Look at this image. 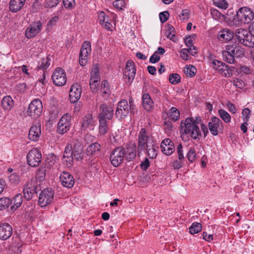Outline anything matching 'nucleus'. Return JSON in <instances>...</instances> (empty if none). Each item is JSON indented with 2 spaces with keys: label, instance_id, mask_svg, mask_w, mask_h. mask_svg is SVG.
<instances>
[{
  "label": "nucleus",
  "instance_id": "1",
  "mask_svg": "<svg viewBox=\"0 0 254 254\" xmlns=\"http://www.w3.org/2000/svg\"><path fill=\"white\" fill-rule=\"evenodd\" d=\"M199 121V118H196V120L188 118L184 122L182 121L181 127L185 134L189 135L192 139H199L201 136V132L198 126Z\"/></svg>",
  "mask_w": 254,
  "mask_h": 254
},
{
  "label": "nucleus",
  "instance_id": "2",
  "mask_svg": "<svg viewBox=\"0 0 254 254\" xmlns=\"http://www.w3.org/2000/svg\"><path fill=\"white\" fill-rule=\"evenodd\" d=\"M254 17V12L250 8L247 7H241L237 12V19L244 24L250 23Z\"/></svg>",
  "mask_w": 254,
  "mask_h": 254
},
{
  "label": "nucleus",
  "instance_id": "3",
  "mask_svg": "<svg viewBox=\"0 0 254 254\" xmlns=\"http://www.w3.org/2000/svg\"><path fill=\"white\" fill-rule=\"evenodd\" d=\"M125 149L122 146L115 148L110 154V159L114 167L119 166L125 157Z\"/></svg>",
  "mask_w": 254,
  "mask_h": 254
},
{
  "label": "nucleus",
  "instance_id": "4",
  "mask_svg": "<svg viewBox=\"0 0 254 254\" xmlns=\"http://www.w3.org/2000/svg\"><path fill=\"white\" fill-rule=\"evenodd\" d=\"M132 102H129V104L126 100H121L118 104V106L115 112V116L117 118L120 119L127 117L129 113V110L131 108Z\"/></svg>",
  "mask_w": 254,
  "mask_h": 254
},
{
  "label": "nucleus",
  "instance_id": "5",
  "mask_svg": "<svg viewBox=\"0 0 254 254\" xmlns=\"http://www.w3.org/2000/svg\"><path fill=\"white\" fill-rule=\"evenodd\" d=\"M43 106L41 100L36 99L33 100L29 105L27 114L32 118H38L42 113Z\"/></svg>",
  "mask_w": 254,
  "mask_h": 254
},
{
  "label": "nucleus",
  "instance_id": "6",
  "mask_svg": "<svg viewBox=\"0 0 254 254\" xmlns=\"http://www.w3.org/2000/svg\"><path fill=\"white\" fill-rule=\"evenodd\" d=\"M136 69L133 61L128 60L126 63L124 78L125 82L130 85L134 78Z\"/></svg>",
  "mask_w": 254,
  "mask_h": 254
},
{
  "label": "nucleus",
  "instance_id": "7",
  "mask_svg": "<svg viewBox=\"0 0 254 254\" xmlns=\"http://www.w3.org/2000/svg\"><path fill=\"white\" fill-rule=\"evenodd\" d=\"M98 119L110 120L114 116V107L111 104H102L99 107Z\"/></svg>",
  "mask_w": 254,
  "mask_h": 254
},
{
  "label": "nucleus",
  "instance_id": "8",
  "mask_svg": "<svg viewBox=\"0 0 254 254\" xmlns=\"http://www.w3.org/2000/svg\"><path fill=\"white\" fill-rule=\"evenodd\" d=\"M54 192L52 189H44L40 193L38 203L41 207H45L51 203L54 199Z\"/></svg>",
  "mask_w": 254,
  "mask_h": 254
},
{
  "label": "nucleus",
  "instance_id": "9",
  "mask_svg": "<svg viewBox=\"0 0 254 254\" xmlns=\"http://www.w3.org/2000/svg\"><path fill=\"white\" fill-rule=\"evenodd\" d=\"M71 115L68 113L64 115L58 124L57 132L63 134L70 128L71 125Z\"/></svg>",
  "mask_w": 254,
  "mask_h": 254
},
{
  "label": "nucleus",
  "instance_id": "10",
  "mask_svg": "<svg viewBox=\"0 0 254 254\" xmlns=\"http://www.w3.org/2000/svg\"><path fill=\"white\" fill-rule=\"evenodd\" d=\"M52 78L53 83L58 86H62L66 82V75L64 70L60 67L57 68L54 71Z\"/></svg>",
  "mask_w": 254,
  "mask_h": 254
},
{
  "label": "nucleus",
  "instance_id": "11",
  "mask_svg": "<svg viewBox=\"0 0 254 254\" xmlns=\"http://www.w3.org/2000/svg\"><path fill=\"white\" fill-rule=\"evenodd\" d=\"M42 155L36 148L31 149L27 155V161L29 165L33 167L38 166L41 162Z\"/></svg>",
  "mask_w": 254,
  "mask_h": 254
},
{
  "label": "nucleus",
  "instance_id": "12",
  "mask_svg": "<svg viewBox=\"0 0 254 254\" xmlns=\"http://www.w3.org/2000/svg\"><path fill=\"white\" fill-rule=\"evenodd\" d=\"M91 51V44L88 41H85L82 45L79 54V63L80 65H85L87 62V59Z\"/></svg>",
  "mask_w": 254,
  "mask_h": 254
},
{
  "label": "nucleus",
  "instance_id": "13",
  "mask_svg": "<svg viewBox=\"0 0 254 254\" xmlns=\"http://www.w3.org/2000/svg\"><path fill=\"white\" fill-rule=\"evenodd\" d=\"M208 127L210 133L216 136L218 134L219 131L223 130V123L219 118L213 117L208 124Z\"/></svg>",
  "mask_w": 254,
  "mask_h": 254
},
{
  "label": "nucleus",
  "instance_id": "14",
  "mask_svg": "<svg viewBox=\"0 0 254 254\" xmlns=\"http://www.w3.org/2000/svg\"><path fill=\"white\" fill-rule=\"evenodd\" d=\"M42 29V23L40 21H37L30 24L25 31V36L28 39L34 37Z\"/></svg>",
  "mask_w": 254,
  "mask_h": 254
},
{
  "label": "nucleus",
  "instance_id": "15",
  "mask_svg": "<svg viewBox=\"0 0 254 254\" xmlns=\"http://www.w3.org/2000/svg\"><path fill=\"white\" fill-rule=\"evenodd\" d=\"M125 159L128 161L133 160L137 153V148L134 142H130L127 143L125 148Z\"/></svg>",
  "mask_w": 254,
  "mask_h": 254
},
{
  "label": "nucleus",
  "instance_id": "16",
  "mask_svg": "<svg viewBox=\"0 0 254 254\" xmlns=\"http://www.w3.org/2000/svg\"><path fill=\"white\" fill-rule=\"evenodd\" d=\"M82 89L78 84H73L69 90V100L71 103L77 102L81 97Z\"/></svg>",
  "mask_w": 254,
  "mask_h": 254
},
{
  "label": "nucleus",
  "instance_id": "17",
  "mask_svg": "<svg viewBox=\"0 0 254 254\" xmlns=\"http://www.w3.org/2000/svg\"><path fill=\"white\" fill-rule=\"evenodd\" d=\"M160 148L162 152L168 156L171 155L175 150L174 143L169 138H165L162 140Z\"/></svg>",
  "mask_w": 254,
  "mask_h": 254
},
{
  "label": "nucleus",
  "instance_id": "18",
  "mask_svg": "<svg viewBox=\"0 0 254 254\" xmlns=\"http://www.w3.org/2000/svg\"><path fill=\"white\" fill-rule=\"evenodd\" d=\"M64 161L66 162L67 167H71L73 163V156L72 152V147L70 144H67L64 152Z\"/></svg>",
  "mask_w": 254,
  "mask_h": 254
},
{
  "label": "nucleus",
  "instance_id": "19",
  "mask_svg": "<svg viewBox=\"0 0 254 254\" xmlns=\"http://www.w3.org/2000/svg\"><path fill=\"white\" fill-rule=\"evenodd\" d=\"M60 178L62 184L64 187L71 188L74 184L73 177L68 172H63L61 174Z\"/></svg>",
  "mask_w": 254,
  "mask_h": 254
},
{
  "label": "nucleus",
  "instance_id": "20",
  "mask_svg": "<svg viewBox=\"0 0 254 254\" xmlns=\"http://www.w3.org/2000/svg\"><path fill=\"white\" fill-rule=\"evenodd\" d=\"M12 227L8 223L0 224V239L5 240L8 239L12 235Z\"/></svg>",
  "mask_w": 254,
  "mask_h": 254
},
{
  "label": "nucleus",
  "instance_id": "21",
  "mask_svg": "<svg viewBox=\"0 0 254 254\" xmlns=\"http://www.w3.org/2000/svg\"><path fill=\"white\" fill-rule=\"evenodd\" d=\"M38 187L33 185L32 183H28L23 188V192L25 199L29 200L33 195L37 193Z\"/></svg>",
  "mask_w": 254,
  "mask_h": 254
},
{
  "label": "nucleus",
  "instance_id": "22",
  "mask_svg": "<svg viewBox=\"0 0 254 254\" xmlns=\"http://www.w3.org/2000/svg\"><path fill=\"white\" fill-rule=\"evenodd\" d=\"M41 133V125L39 124L33 125L31 127L29 131V139L32 141H36L39 140Z\"/></svg>",
  "mask_w": 254,
  "mask_h": 254
},
{
  "label": "nucleus",
  "instance_id": "23",
  "mask_svg": "<svg viewBox=\"0 0 254 254\" xmlns=\"http://www.w3.org/2000/svg\"><path fill=\"white\" fill-rule=\"evenodd\" d=\"M226 50H228V52L235 58H239L244 55L243 49L234 44L226 46Z\"/></svg>",
  "mask_w": 254,
  "mask_h": 254
},
{
  "label": "nucleus",
  "instance_id": "24",
  "mask_svg": "<svg viewBox=\"0 0 254 254\" xmlns=\"http://www.w3.org/2000/svg\"><path fill=\"white\" fill-rule=\"evenodd\" d=\"M98 20L99 23L108 30H111L112 25L111 23V19L104 11L98 13Z\"/></svg>",
  "mask_w": 254,
  "mask_h": 254
},
{
  "label": "nucleus",
  "instance_id": "25",
  "mask_svg": "<svg viewBox=\"0 0 254 254\" xmlns=\"http://www.w3.org/2000/svg\"><path fill=\"white\" fill-rule=\"evenodd\" d=\"M26 0H10L9 2V10L12 12L19 11L23 7Z\"/></svg>",
  "mask_w": 254,
  "mask_h": 254
},
{
  "label": "nucleus",
  "instance_id": "26",
  "mask_svg": "<svg viewBox=\"0 0 254 254\" xmlns=\"http://www.w3.org/2000/svg\"><path fill=\"white\" fill-rule=\"evenodd\" d=\"M94 124L92 115L87 114L83 118L81 128L82 130H85L87 128L92 129L94 127Z\"/></svg>",
  "mask_w": 254,
  "mask_h": 254
},
{
  "label": "nucleus",
  "instance_id": "27",
  "mask_svg": "<svg viewBox=\"0 0 254 254\" xmlns=\"http://www.w3.org/2000/svg\"><path fill=\"white\" fill-rule=\"evenodd\" d=\"M217 37L222 42H227L233 39L234 33L230 30L224 29L219 32Z\"/></svg>",
  "mask_w": 254,
  "mask_h": 254
},
{
  "label": "nucleus",
  "instance_id": "28",
  "mask_svg": "<svg viewBox=\"0 0 254 254\" xmlns=\"http://www.w3.org/2000/svg\"><path fill=\"white\" fill-rule=\"evenodd\" d=\"M73 156L77 161L83 159L84 153L83 147L79 143L75 144L72 147Z\"/></svg>",
  "mask_w": 254,
  "mask_h": 254
},
{
  "label": "nucleus",
  "instance_id": "29",
  "mask_svg": "<svg viewBox=\"0 0 254 254\" xmlns=\"http://www.w3.org/2000/svg\"><path fill=\"white\" fill-rule=\"evenodd\" d=\"M143 108L147 111H151L153 107V102L148 93H144L142 96Z\"/></svg>",
  "mask_w": 254,
  "mask_h": 254
},
{
  "label": "nucleus",
  "instance_id": "30",
  "mask_svg": "<svg viewBox=\"0 0 254 254\" xmlns=\"http://www.w3.org/2000/svg\"><path fill=\"white\" fill-rule=\"evenodd\" d=\"M99 120V131L101 135H104L107 133L110 129L109 126L108 124L107 120L105 119Z\"/></svg>",
  "mask_w": 254,
  "mask_h": 254
},
{
  "label": "nucleus",
  "instance_id": "31",
  "mask_svg": "<svg viewBox=\"0 0 254 254\" xmlns=\"http://www.w3.org/2000/svg\"><path fill=\"white\" fill-rule=\"evenodd\" d=\"M1 106L5 110L9 111L13 106L14 103L12 98L9 96H6L3 98L1 101Z\"/></svg>",
  "mask_w": 254,
  "mask_h": 254
},
{
  "label": "nucleus",
  "instance_id": "32",
  "mask_svg": "<svg viewBox=\"0 0 254 254\" xmlns=\"http://www.w3.org/2000/svg\"><path fill=\"white\" fill-rule=\"evenodd\" d=\"M248 32L247 30L242 28H239L236 30L235 37L239 43L242 44V41L244 40Z\"/></svg>",
  "mask_w": 254,
  "mask_h": 254
},
{
  "label": "nucleus",
  "instance_id": "33",
  "mask_svg": "<svg viewBox=\"0 0 254 254\" xmlns=\"http://www.w3.org/2000/svg\"><path fill=\"white\" fill-rule=\"evenodd\" d=\"M158 147L154 144H152L150 147L146 145L147 155L150 159L155 158L157 155Z\"/></svg>",
  "mask_w": 254,
  "mask_h": 254
},
{
  "label": "nucleus",
  "instance_id": "34",
  "mask_svg": "<svg viewBox=\"0 0 254 254\" xmlns=\"http://www.w3.org/2000/svg\"><path fill=\"white\" fill-rule=\"evenodd\" d=\"M13 205L11 206V209H16L19 207L23 201L22 195L20 193L17 194L14 196L13 199L11 200Z\"/></svg>",
  "mask_w": 254,
  "mask_h": 254
},
{
  "label": "nucleus",
  "instance_id": "35",
  "mask_svg": "<svg viewBox=\"0 0 254 254\" xmlns=\"http://www.w3.org/2000/svg\"><path fill=\"white\" fill-rule=\"evenodd\" d=\"M218 71L225 77H229L232 75L231 70L229 68L228 65L222 62Z\"/></svg>",
  "mask_w": 254,
  "mask_h": 254
},
{
  "label": "nucleus",
  "instance_id": "36",
  "mask_svg": "<svg viewBox=\"0 0 254 254\" xmlns=\"http://www.w3.org/2000/svg\"><path fill=\"white\" fill-rule=\"evenodd\" d=\"M90 80L99 81L100 79L99 68L97 65H94L91 71Z\"/></svg>",
  "mask_w": 254,
  "mask_h": 254
},
{
  "label": "nucleus",
  "instance_id": "37",
  "mask_svg": "<svg viewBox=\"0 0 254 254\" xmlns=\"http://www.w3.org/2000/svg\"><path fill=\"white\" fill-rule=\"evenodd\" d=\"M253 36L251 32H249L244 40L242 41V44L248 47H254V37L253 38Z\"/></svg>",
  "mask_w": 254,
  "mask_h": 254
},
{
  "label": "nucleus",
  "instance_id": "38",
  "mask_svg": "<svg viewBox=\"0 0 254 254\" xmlns=\"http://www.w3.org/2000/svg\"><path fill=\"white\" fill-rule=\"evenodd\" d=\"M180 112L175 107H172L169 111V118L174 122L178 121L180 118Z\"/></svg>",
  "mask_w": 254,
  "mask_h": 254
},
{
  "label": "nucleus",
  "instance_id": "39",
  "mask_svg": "<svg viewBox=\"0 0 254 254\" xmlns=\"http://www.w3.org/2000/svg\"><path fill=\"white\" fill-rule=\"evenodd\" d=\"M201 230V224L197 222L193 223L189 228L190 233L192 235L199 233Z\"/></svg>",
  "mask_w": 254,
  "mask_h": 254
},
{
  "label": "nucleus",
  "instance_id": "40",
  "mask_svg": "<svg viewBox=\"0 0 254 254\" xmlns=\"http://www.w3.org/2000/svg\"><path fill=\"white\" fill-rule=\"evenodd\" d=\"M101 148L100 145L98 143H94L87 148V152L88 153L93 155L96 152H98Z\"/></svg>",
  "mask_w": 254,
  "mask_h": 254
},
{
  "label": "nucleus",
  "instance_id": "41",
  "mask_svg": "<svg viewBox=\"0 0 254 254\" xmlns=\"http://www.w3.org/2000/svg\"><path fill=\"white\" fill-rule=\"evenodd\" d=\"M222 56L223 60L228 62L229 64H233L235 62V57H234L230 53L228 52V51L226 50L222 52Z\"/></svg>",
  "mask_w": 254,
  "mask_h": 254
},
{
  "label": "nucleus",
  "instance_id": "42",
  "mask_svg": "<svg viewBox=\"0 0 254 254\" xmlns=\"http://www.w3.org/2000/svg\"><path fill=\"white\" fill-rule=\"evenodd\" d=\"M12 203V200L7 197L0 198V210L6 209Z\"/></svg>",
  "mask_w": 254,
  "mask_h": 254
},
{
  "label": "nucleus",
  "instance_id": "43",
  "mask_svg": "<svg viewBox=\"0 0 254 254\" xmlns=\"http://www.w3.org/2000/svg\"><path fill=\"white\" fill-rule=\"evenodd\" d=\"M218 115L225 123H228L231 122V116L226 111L223 109L219 110Z\"/></svg>",
  "mask_w": 254,
  "mask_h": 254
},
{
  "label": "nucleus",
  "instance_id": "44",
  "mask_svg": "<svg viewBox=\"0 0 254 254\" xmlns=\"http://www.w3.org/2000/svg\"><path fill=\"white\" fill-rule=\"evenodd\" d=\"M196 68L191 65L186 66L184 68V72L187 76L192 77L196 72Z\"/></svg>",
  "mask_w": 254,
  "mask_h": 254
},
{
  "label": "nucleus",
  "instance_id": "45",
  "mask_svg": "<svg viewBox=\"0 0 254 254\" xmlns=\"http://www.w3.org/2000/svg\"><path fill=\"white\" fill-rule=\"evenodd\" d=\"M175 31V28L174 27H173L171 25H169L167 28V30H166V32L165 33V36L168 38H169L170 40L175 41V35L174 33Z\"/></svg>",
  "mask_w": 254,
  "mask_h": 254
},
{
  "label": "nucleus",
  "instance_id": "46",
  "mask_svg": "<svg viewBox=\"0 0 254 254\" xmlns=\"http://www.w3.org/2000/svg\"><path fill=\"white\" fill-rule=\"evenodd\" d=\"M149 136L147 135L146 129L142 128L138 134L137 141L148 142Z\"/></svg>",
  "mask_w": 254,
  "mask_h": 254
},
{
  "label": "nucleus",
  "instance_id": "47",
  "mask_svg": "<svg viewBox=\"0 0 254 254\" xmlns=\"http://www.w3.org/2000/svg\"><path fill=\"white\" fill-rule=\"evenodd\" d=\"M46 176V170L44 168H40L36 173V178L40 182L43 181L45 180Z\"/></svg>",
  "mask_w": 254,
  "mask_h": 254
},
{
  "label": "nucleus",
  "instance_id": "48",
  "mask_svg": "<svg viewBox=\"0 0 254 254\" xmlns=\"http://www.w3.org/2000/svg\"><path fill=\"white\" fill-rule=\"evenodd\" d=\"M169 81L173 84H177L181 81V77L177 73H172L169 76Z\"/></svg>",
  "mask_w": 254,
  "mask_h": 254
},
{
  "label": "nucleus",
  "instance_id": "49",
  "mask_svg": "<svg viewBox=\"0 0 254 254\" xmlns=\"http://www.w3.org/2000/svg\"><path fill=\"white\" fill-rule=\"evenodd\" d=\"M50 65V59L47 57L46 59H43L41 64L38 66L39 69L45 70L47 69Z\"/></svg>",
  "mask_w": 254,
  "mask_h": 254
},
{
  "label": "nucleus",
  "instance_id": "50",
  "mask_svg": "<svg viewBox=\"0 0 254 254\" xmlns=\"http://www.w3.org/2000/svg\"><path fill=\"white\" fill-rule=\"evenodd\" d=\"M137 154L138 155L142 152L144 151L146 149V145H147V142L137 141Z\"/></svg>",
  "mask_w": 254,
  "mask_h": 254
},
{
  "label": "nucleus",
  "instance_id": "51",
  "mask_svg": "<svg viewBox=\"0 0 254 254\" xmlns=\"http://www.w3.org/2000/svg\"><path fill=\"white\" fill-rule=\"evenodd\" d=\"M101 90L104 94H109L110 93L108 86V82L104 80L102 81L101 85Z\"/></svg>",
  "mask_w": 254,
  "mask_h": 254
},
{
  "label": "nucleus",
  "instance_id": "52",
  "mask_svg": "<svg viewBox=\"0 0 254 254\" xmlns=\"http://www.w3.org/2000/svg\"><path fill=\"white\" fill-rule=\"evenodd\" d=\"M188 160L190 162H194L196 159V153L194 148H190L187 154Z\"/></svg>",
  "mask_w": 254,
  "mask_h": 254
},
{
  "label": "nucleus",
  "instance_id": "53",
  "mask_svg": "<svg viewBox=\"0 0 254 254\" xmlns=\"http://www.w3.org/2000/svg\"><path fill=\"white\" fill-rule=\"evenodd\" d=\"M63 4L65 8L72 9L75 5L74 0H63Z\"/></svg>",
  "mask_w": 254,
  "mask_h": 254
},
{
  "label": "nucleus",
  "instance_id": "54",
  "mask_svg": "<svg viewBox=\"0 0 254 254\" xmlns=\"http://www.w3.org/2000/svg\"><path fill=\"white\" fill-rule=\"evenodd\" d=\"M242 118L244 122H248L251 114V110L249 108H245L242 111Z\"/></svg>",
  "mask_w": 254,
  "mask_h": 254
},
{
  "label": "nucleus",
  "instance_id": "55",
  "mask_svg": "<svg viewBox=\"0 0 254 254\" xmlns=\"http://www.w3.org/2000/svg\"><path fill=\"white\" fill-rule=\"evenodd\" d=\"M214 3L215 6L224 9H226L228 5L227 1L225 0H217Z\"/></svg>",
  "mask_w": 254,
  "mask_h": 254
},
{
  "label": "nucleus",
  "instance_id": "56",
  "mask_svg": "<svg viewBox=\"0 0 254 254\" xmlns=\"http://www.w3.org/2000/svg\"><path fill=\"white\" fill-rule=\"evenodd\" d=\"M32 11L33 12H37L40 9L42 5L40 2L38 0H35L32 4Z\"/></svg>",
  "mask_w": 254,
  "mask_h": 254
},
{
  "label": "nucleus",
  "instance_id": "57",
  "mask_svg": "<svg viewBox=\"0 0 254 254\" xmlns=\"http://www.w3.org/2000/svg\"><path fill=\"white\" fill-rule=\"evenodd\" d=\"M188 49H183L180 51V57L185 61H188L190 59V56L188 55Z\"/></svg>",
  "mask_w": 254,
  "mask_h": 254
},
{
  "label": "nucleus",
  "instance_id": "58",
  "mask_svg": "<svg viewBox=\"0 0 254 254\" xmlns=\"http://www.w3.org/2000/svg\"><path fill=\"white\" fill-rule=\"evenodd\" d=\"M9 180L11 183L17 184L19 182V177L17 174L13 173L9 177Z\"/></svg>",
  "mask_w": 254,
  "mask_h": 254
},
{
  "label": "nucleus",
  "instance_id": "59",
  "mask_svg": "<svg viewBox=\"0 0 254 254\" xmlns=\"http://www.w3.org/2000/svg\"><path fill=\"white\" fill-rule=\"evenodd\" d=\"M233 83L236 87L240 89L243 88L245 86V83L243 81L237 78L233 79Z\"/></svg>",
  "mask_w": 254,
  "mask_h": 254
},
{
  "label": "nucleus",
  "instance_id": "60",
  "mask_svg": "<svg viewBox=\"0 0 254 254\" xmlns=\"http://www.w3.org/2000/svg\"><path fill=\"white\" fill-rule=\"evenodd\" d=\"M169 13L168 12L165 11L162 12L159 14V18L162 23H164L168 19Z\"/></svg>",
  "mask_w": 254,
  "mask_h": 254
},
{
  "label": "nucleus",
  "instance_id": "61",
  "mask_svg": "<svg viewBox=\"0 0 254 254\" xmlns=\"http://www.w3.org/2000/svg\"><path fill=\"white\" fill-rule=\"evenodd\" d=\"M177 149L179 160L182 161L184 159L182 145L181 144H179L177 146Z\"/></svg>",
  "mask_w": 254,
  "mask_h": 254
},
{
  "label": "nucleus",
  "instance_id": "62",
  "mask_svg": "<svg viewBox=\"0 0 254 254\" xmlns=\"http://www.w3.org/2000/svg\"><path fill=\"white\" fill-rule=\"evenodd\" d=\"M124 5L125 1L123 0H116L113 2V5L119 9H122Z\"/></svg>",
  "mask_w": 254,
  "mask_h": 254
},
{
  "label": "nucleus",
  "instance_id": "63",
  "mask_svg": "<svg viewBox=\"0 0 254 254\" xmlns=\"http://www.w3.org/2000/svg\"><path fill=\"white\" fill-rule=\"evenodd\" d=\"M160 57L157 54V52H154L150 57L149 61L151 63H156L160 60Z\"/></svg>",
  "mask_w": 254,
  "mask_h": 254
},
{
  "label": "nucleus",
  "instance_id": "64",
  "mask_svg": "<svg viewBox=\"0 0 254 254\" xmlns=\"http://www.w3.org/2000/svg\"><path fill=\"white\" fill-rule=\"evenodd\" d=\"M190 14V11L189 10L184 9L182 11L181 15L180 17L183 20H188L189 18Z\"/></svg>",
  "mask_w": 254,
  "mask_h": 254
}]
</instances>
